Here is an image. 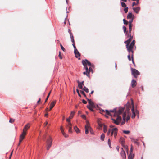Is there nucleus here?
I'll list each match as a JSON object with an SVG mask.
<instances>
[{
  "mask_svg": "<svg viewBox=\"0 0 159 159\" xmlns=\"http://www.w3.org/2000/svg\"><path fill=\"white\" fill-rule=\"evenodd\" d=\"M124 110V108L122 107H120L116 110V108H114L113 110L110 111L114 113V116L116 117V119H115L112 118V120L113 121V123L117 125L119 124L121 121V118L120 115L121 114Z\"/></svg>",
  "mask_w": 159,
  "mask_h": 159,
  "instance_id": "1",
  "label": "nucleus"
},
{
  "mask_svg": "<svg viewBox=\"0 0 159 159\" xmlns=\"http://www.w3.org/2000/svg\"><path fill=\"white\" fill-rule=\"evenodd\" d=\"M117 130L118 129L116 128L109 129L107 133V134L108 135H109L110 133H111V136L113 135L115 138L117 134Z\"/></svg>",
  "mask_w": 159,
  "mask_h": 159,
  "instance_id": "2",
  "label": "nucleus"
},
{
  "mask_svg": "<svg viewBox=\"0 0 159 159\" xmlns=\"http://www.w3.org/2000/svg\"><path fill=\"white\" fill-rule=\"evenodd\" d=\"M82 64L84 66V68L87 71L88 70V68L87 66L88 65L89 66H90V67H94V66L93 64H92L87 59L83 60L82 61Z\"/></svg>",
  "mask_w": 159,
  "mask_h": 159,
  "instance_id": "3",
  "label": "nucleus"
},
{
  "mask_svg": "<svg viewBox=\"0 0 159 159\" xmlns=\"http://www.w3.org/2000/svg\"><path fill=\"white\" fill-rule=\"evenodd\" d=\"M135 41L133 40L130 45H129L130 42L127 40L125 42V43L126 44V47L127 50H132L134 49V45Z\"/></svg>",
  "mask_w": 159,
  "mask_h": 159,
  "instance_id": "4",
  "label": "nucleus"
},
{
  "mask_svg": "<svg viewBox=\"0 0 159 159\" xmlns=\"http://www.w3.org/2000/svg\"><path fill=\"white\" fill-rule=\"evenodd\" d=\"M130 119V115L128 113L127 114L126 112H125L123 114V121L121 123V125H123L125 124V120H126L127 121L129 120Z\"/></svg>",
  "mask_w": 159,
  "mask_h": 159,
  "instance_id": "5",
  "label": "nucleus"
},
{
  "mask_svg": "<svg viewBox=\"0 0 159 159\" xmlns=\"http://www.w3.org/2000/svg\"><path fill=\"white\" fill-rule=\"evenodd\" d=\"M131 70L132 74L135 78L137 77L138 75H139L140 73L137 70L133 68H131Z\"/></svg>",
  "mask_w": 159,
  "mask_h": 159,
  "instance_id": "6",
  "label": "nucleus"
},
{
  "mask_svg": "<svg viewBox=\"0 0 159 159\" xmlns=\"http://www.w3.org/2000/svg\"><path fill=\"white\" fill-rule=\"evenodd\" d=\"M131 103L132 104V108L131 109L132 112L133 113V115H132L131 118L133 119H134L135 118V116L136 113H137L138 112L137 110H136L135 111L134 110V105L133 104V100L131 99Z\"/></svg>",
  "mask_w": 159,
  "mask_h": 159,
  "instance_id": "7",
  "label": "nucleus"
},
{
  "mask_svg": "<svg viewBox=\"0 0 159 159\" xmlns=\"http://www.w3.org/2000/svg\"><path fill=\"white\" fill-rule=\"evenodd\" d=\"M47 143V149L49 150L52 145V140L51 138H50L48 139H47L46 141Z\"/></svg>",
  "mask_w": 159,
  "mask_h": 159,
  "instance_id": "8",
  "label": "nucleus"
},
{
  "mask_svg": "<svg viewBox=\"0 0 159 159\" xmlns=\"http://www.w3.org/2000/svg\"><path fill=\"white\" fill-rule=\"evenodd\" d=\"M74 53L75 54V57L78 58L79 60L80 59V54L78 50H74Z\"/></svg>",
  "mask_w": 159,
  "mask_h": 159,
  "instance_id": "9",
  "label": "nucleus"
},
{
  "mask_svg": "<svg viewBox=\"0 0 159 159\" xmlns=\"http://www.w3.org/2000/svg\"><path fill=\"white\" fill-rule=\"evenodd\" d=\"M26 133H24V132H22L21 134L20 135V138L19 140V143L18 144L19 145L21 143V142L22 141L23 139H24L25 136V135Z\"/></svg>",
  "mask_w": 159,
  "mask_h": 159,
  "instance_id": "10",
  "label": "nucleus"
},
{
  "mask_svg": "<svg viewBox=\"0 0 159 159\" xmlns=\"http://www.w3.org/2000/svg\"><path fill=\"white\" fill-rule=\"evenodd\" d=\"M30 124L29 123L27 124L25 126L22 132H24V133H26L27 130L28 129H29V128L30 127Z\"/></svg>",
  "mask_w": 159,
  "mask_h": 159,
  "instance_id": "11",
  "label": "nucleus"
},
{
  "mask_svg": "<svg viewBox=\"0 0 159 159\" xmlns=\"http://www.w3.org/2000/svg\"><path fill=\"white\" fill-rule=\"evenodd\" d=\"M86 99L87 100L89 104V105L88 106L91 107H95V105L94 103L91 99H88L87 98H86Z\"/></svg>",
  "mask_w": 159,
  "mask_h": 159,
  "instance_id": "12",
  "label": "nucleus"
},
{
  "mask_svg": "<svg viewBox=\"0 0 159 159\" xmlns=\"http://www.w3.org/2000/svg\"><path fill=\"white\" fill-rule=\"evenodd\" d=\"M74 114L75 112L72 111L70 115V116L69 118L66 119V121H67L68 122H70V119L73 118Z\"/></svg>",
  "mask_w": 159,
  "mask_h": 159,
  "instance_id": "13",
  "label": "nucleus"
},
{
  "mask_svg": "<svg viewBox=\"0 0 159 159\" xmlns=\"http://www.w3.org/2000/svg\"><path fill=\"white\" fill-rule=\"evenodd\" d=\"M68 124L67 125V126L69 128V132L70 133H72V124L70 122H68Z\"/></svg>",
  "mask_w": 159,
  "mask_h": 159,
  "instance_id": "14",
  "label": "nucleus"
},
{
  "mask_svg": "<svg viewBox=\"0 0 159 159\" xmlns=\"http://www.w3.org/2000/svg\"><path fill=\"white\" fill-rule=\"evenodd\" d=\"M129 54L128 55V58L129 60H131L130 56H132V55L133 54V50H128Z\"/></svg>",
  "mask_w": 159,
  "mask_h": 159,
  "instance_id": "15",
  "label": "nucleus"
},
{
  "mask_svg": "<svg viewBox=\"0 0 159 159\" xmlns=\"http://www.w3.org/2000/svg\"><path fill=\"white\" fill-rule=\"evenodd\" d=\"M123 159H126V156L125 155V151L124 150H122L120 153Z\"/></svg>",
  "mask_w": 159,
  "mask_h": 159,
  "instance_id": "16",
  "label": "nucleus"
},
{
  "mask_svg": "<svg viewBox=\"0 0 159 159\" xmlns=\"http://www.w3.org/2000/svg\"><path fill=\"white\" fill-rule=\"evenodd\" d=\"M134 15L131 13H129L127 16V19H134Z\"/></svg>",
  "mask_w": 159,
  "mask_h": 159,
  "instance_id": "17",
  "label": "nucleus"
},
{
  "mask_svg": "<svg viewBox=\"0 0 159 159\" xmlns=\"http://www.w3.org/2000/svg\"><path fill=\"white\" fill-rule=\"evenodd\" d=\"M133 9L135 13H138L140 10V8L139 7H138L136 8L133 7Z\"/></svg>",
  "mask_w": 159,
  "mask_h": 159,
  "instance_id": "18",
  "label": "nucleus"
},
{
  "mask_svg": "<svg viewBox=\"0 0 159 159\" xmlns=\"http://www.w3.org/2000/svg\"><path fill=\"white\" fill-rule=\"evenodd\" d=\"M136 81L134 80H132L131 83V85L132 87L134 88L136 85Z\"/></svg>",
  "mask_w": 159,
  "mask_h": 159,
  "instance_id": "19",
  "label": "nucleus"
},
{
  "mask_svg": "<svg viewBox=\"0 0 159 159\" xmlns=\"http://www.w3.org/2000/svg\"><path fill=\"white\" fill-rule=\"evenodd\" d=\"M55 102H56L55 101H53L51 102V103L50 104V110H51L52 108L54 107V106L55 105Z\"/></svg>",
  "mask_w": 159,
  "mask_h": 159,
  "instance_id": "20",
  "label": "nucleus"
},
{
  "mask_svg": "<svg viewBox=\"0 0 159 159\" xmlns=\"http://www.w3.org/2000/svg\"><path fill=\"white\" fill-rule=\"evenodd\" d=\"M77 82L78 84V86L79 88L80 89H83V86L84 85H82V84L80 83V82L79 81H78Z\"/></svg>",
  "mask_w": 159,
  "mask_h": 159,
  "instance_id": "21",
  "label": "nucleus"
},
{
  "mask_svg": "<svg viewBox=\"0 0 159 159\" xmlns=\"http://www.w3.org/2000/svg\"><path fill=\"white\" fill-rule=\"evenodd\" d=\"M71 38V41L72 43H74L75 42V40L74 39V36L73 34L70 35Z\"/></svg>",
  "mask_w": 159,
  "mask_h": 159,
  "instance_id": "22",
  "label": "nucleus"
},
{
  "mask_svg": "<svg viewBox=\"0 0 159 159\" xmlns=\"http://www.w3.org/2000/svg\"><path fill=\"white\" fill-rule=\"evenodd\" d=\"M132 24H129V33L130 34L132 30Z\"/></svg>",
  "mask_w": 159,
  "mask_h": 159,
  "instance_id": "23",
  "label": "nucleus"
},
{
  "mask_svg": "<svg viewBox=\"0 0 159 159\" xmlns=\"http://www.w3.org/2000/svg\"><path fill=\"white\" fill-rule=\"evenodd\" d=\"M74 129L77 133L80 132V130L77 126H75L74 128Z\"/></svg>",
  "mask_w": 159,
  "mask_h": 159,
  "instance_id": "24",
  "label": "nucleus"
},
{
  "mask_svg": "<svg viewBox=\"0 0 159 159\" xmlns=\"http://www.w3.org/2000/svg\"><path fill=\"white\" fill-rule=\"evenodd\" d=\"M123 132L124 133L126 134H129L130 133V131L129 130H123Z\"/></svg>",
  "mask_w": 159,
  "mask_h": 159,
  "instance_id": "25",
  "label": "nucleus"
},
{
  "mask_svg": "<svg viewBox=\"0 0 159 159\" xmlns=\"http://www.w3.org/2000/svg\"><path fill=\"white\" fill-rule=\"evenodd\" d=\"M85 129H87L89 130L91 129V128L90 126V125H85Z\"/></svg>",
  "mask_w": 159,
  "mask_h": 159,
  "instance_id": "26",
  "label": "nucleus"
},
{
  "mask_svg": "<svg viewBox=\"0 0 159 159\" xmlns=\"http://www.w3.org/2000/svg\"><path fill=\"white\" fill-rule=\"evenodd\" d=\"M87 107L90 111H94L93 110V108L95 107H91V106H87Z\"/></svg>",
  "mask_w": 159,
  "mask_h": 159,
  "instance_id": "27",
  "label": "nucleus"
},
{
  "mask_svg": "<svg viewBox=\"0 0 159 159\" xmlns=\"http://www.w3.org/2000/svg\"><path fill=\"white\" fill-rule=\"evenodd\" d=\"M104 138H105V134H102V135H101V137H100L102 141H103L104 140Z\"/></svg>",
  "mask_w": 159,
  "mask_h": 159,
  "instance_id": "28",
  "label": "nucleus"
},
{
  "mask_svg": "<svg viewBox=\"0 0 159 159\" xmlns=\"http://www.w3.org/2000/svg\"><path fill=\"white\" fill-rule=\"evenodd\" d=\"M107 127L105 125H103V131L105 133L107 131Z\"/></svg>",
  "mask_w": 159,
  "mask_h": 159,
  "instance_id": "29",
  "label": "nucleus"
},
{
  "mask_svg": "<svg viewBox=\"0 0 159 159\" xmlns=\"http://www.w3.org/2000/svg\"><path fill=\"white\" fill-rule=\"evenodd\" d=\"M83 89L85 91L86 93H88L89 89L86 87L84 86V88Z\"/></svg>",
  "mask_w": 159,
  "mask_h": 159,
  "instance_id": "30",
  "label": "nucleus"
},
{
  "mask_svg": "<svg viewBox=\"0 0 159 159\" xmlns=\"http://www.w3.org/2000/svg\"><path fill=\"white\" fill-rule=\"evenodd\" d=\"M91 72L93 73V71L91 67H89V69H88V73H90Z\"/></svg>",
  "mask_w": 159,
  "mask_h": 159,
  "instance_id": "31",
  "label": "nucleus"
},
{
  "mask_svg": "<svg viewBox=\"0 0 159 159\" xmlns=\"http://www.w3.org/2000/svg\"><path fill=\"white\" fill-rule=\"evenodd\" d=\"M121 6L123 7H125L126 6L125 3L124 2H122L121 3Z\"/></svg>",
  "mask_w": 159,
  "mask_h": 159,
  "instance_id": "32",
  "label": "nucleus"
},
{
  "mask_svg": "<svg viewBox=\"0 0 159 159\" xmlns=\"http://www.w3.org/2000/svg\"><path fill=\"white\" fill-rule=\"evenodd\" d=\"M139 4V1H137L136 2H133L132 3V6H134L135 5H137Z\"/></svg>",
  "mask_w": 159,
  "mask_h": 159,
  "instance_id": "33",
  "label": "nucleus"
},
{
  "mask_svg": "<svg viewBox=\"0 0 159 159\" xmlns=\"http://www.w3.org/2000/svg\"><path fill=\"white\" fill-rule=\"evenodd\" d=\"M123 30H124V33H126V34H127V31H126V27L124 26L123 27Z\"/></svg>",
  "mask_w": 159,
  "mask_h": 159,
  "instance_id": "34",
  "label": "nucleus"
},
{
  "mask_svg": "<svg viewBox=\"0 0 159 159\" xmlns=\"http://www.w3.org/2000/svg\"><path fill=\"white\" fill-rule=\"evenodd\" d=\"M108 144L110 148H111V140L110 139H109L108 141Z\"/></svg>",
  "mask_w": 159,
  "mask_h": 159,
  "instance_id": "35",
  "label": "nucleus"
},
{
  "mask_svg": "<svg viewBox=\"0 0 159 159\" xmlns=\"http://www.w3.org/2000/svg\"><path fill=\"white\" fill-rule=\"evenodd\" d=\"M50 93H51V92H50L49 93H48V96H47V98H46V100H45V103L46 102L47 100H48V98H49V95H50Z\"/></svg>",
  "mask_w": 159,
  "mask_h": 159,
  "instance_id": "36",
  "label": "nucleus"
},
{
  "mask_svg": "<svg viewBox=\"0 0 159 159\" xmlns=\"http://www.w3.org/2000/svg\"><path fill=\"white\" fill-rule=\"evenodd\" d=\"M123 22H124V23L125 24H126V25H127L128 24V22L125 19H123Z\"/></svg>",
  "mask_w": 159,
  "mask_h": 159,
  "instance_id": "37",
  "label": "nucleus"
},
{
  "mask_svg": "<svg viewBox=\"0 0 159 159\" xmlns=\"http://www.w3.org/2000/svg\"><path fill=\"white\" fill-rule=\"evenodd\" d=\"M128 7H125L124 9L125 12V13H127L128 11Z\"/></svg>",
  "mask_w": 159,
  "mask_h": 159,
  "instance_id": "38",
  "label": "nucleus"
},
{
  "mask_svg": "<svg viewBox=\"0 0 159 159\" xmlns=\"http://www.w3.org/2000/svg\"><path fill=\"white\" fill-rule=\"evenodd\" d=\"M132 141L134 142V143L138 144V143L137 142V139H133L132 140Z\"/></svg>",
  "mask_w": 159,
  "mask_h": 159,
  "instance_id": "39",
  "label": "nucleus"
},
{
  "mask_svg": "<svg viewBox=\"0 0 159 159\" xmlns=\"http://www.w3.org/2000/svg\"><path fill=\"white\" fill-rule=\"evenodd\" d=\"M80 92H81V93L83 94L84 95V96L85 97V98H87L86 96V95L85 94V93H84V91H80Z\"/></svg>",
  "mask_w": 159,
  "mask_h": 159,
  "instance_id": "40",
  "label": "nucleus"
},
{
  "mask_svg": "<svg viewBox=\"0 0 159 159\" xmlns=\"http://www.w3.org/2000/svg\"><path fill=\"white\" fill-rule=\"evenodd\" d=\"M59 57L61 59H62V56H61V52H60V51L59 52Z\"/></svg>",
  "mask_w": 159,
  "mask_h": 159,
  "instance_id": "41",
  "label": "nucleus"
},
{
  "mask_svg": "<svg viewBox=\"0 0 159 159\" xmlns=\"http://www.w3.org/2000/svg\"><path fill=\"white\" fill-rule=\"evenodd\" d=\"M105 111H106V113L108 115H111L110 112L108 110H106Z\"/></svg>",
  "mask_w": 159,
  "mask_h": 159,
  "instance_id": "42",
  "label": "nucleus"
},
{
  "mask_svg": "<svg viewBox=\"0 0 159 159\" xmlns=\"http://www.w3.org/2000/svg\"><path fill=\"white\" fill-rule=\"evenodd\" d=\"M14 121V120L12 119H10L9 120V122L11 123H13Z\"/></svg>",
  "mask_w": 159,
  "mask_h": 159,
  "instance_id": "43",
  "label": "nucleus"
},
{
  "mask_svg": "<svg viewBox=\"0 0 159 159\" xmlns=\"http://www.w3.org/2000/svg\"><path fill=\"white\" fill-rule=\"evenodd\" d=\"M72 45L74 47V50H77L76 49V46L75 45V42L74 43H72Z\"/></svg>",
  "mask_w": 159,
  "mask_h": 159,
  "instance_id": "44",
  "label": "nucleus"
},
{
  "mask_svg": "<svg viewBox=\"0 0 159 159\" xmlns=\"http://www.w3.org/2000/svg\"><path fill=\"white\" fill-rule=\"evenodd\" d=\"M129 159H132V155L131 153L130 154L129 156L128 157Z\"/></svg>",
  "mask_w": 159,
  "mask_h": 159,
  "instance_id": "45",
  "label": "nucleus"
},
{
  "mask_svg": "<svg viewBox=\"0 0 159 159\" xmlns=\"http://www.w3.org/2000/svg\"><path fill=\"white\" fill-rule=\"evenodd\" d=\"M85 129V133L86 134H87L89 133V129Z\"/></svg>",
  "mask_w": 159,
  "mask_h": 159,
  "instance_id": "46",
  "label": "nucleus"
},
{
  "mask_svg": "<svg viewBox=\"0 0 159 159\" xmlns=\"http://www.w3.org/2000/svg\"><path fill=\"white\" fill-rule=\"evenodd\" d=\"M68 33L70 34V35L72 34L71 32V31L70 29H68Z\"/></svg>",
  "mask_w": 159,
  "mask_h": 159,
  "instance_id": "47",
  "label": "nucleus"
},
{
  "mask_svg": "<svg viewBox=\"0 0 159 159\" xmlns=\"http://www.w3.org/2000/svg\"><path fill=\"white\" fill-rule=\"evenodd\" d=\"M133 55L132 54V63L134 64V66H135V64H134V62L133 60Z\"/></svg>",
  "mask_w": 159,
  "mask_h": 159,
  "instance_id": "48",
  "label": "nucleus"
},
{
  "mask_svg": "<svg viewBox=\"0 0 159 159\" xmlns=\"http://www.w3.org/2000/svg\"><path fill=\"white\" fill-rule=\"evenodd\" d=\"M133 55L132 54V63L134 64V66H135V64H134V62L133 60Z\"/></svg>",
  "mask_w": 159,
  "mask_h": 159,
  "instance_id": "49",
  "label": "nucleus"
},
{
  "mask_svg": "<svg viewBox=\"0 0 159 159\" xmlns=\"http://www.w3.org/2000/svg\"><path fill=\"white\" fill-rule=\"evenodd\" d=\"M81 117L84 119H85L86 118L85 115H81Z\"/></svg>",
  "mask_w": 159,
  "mask_h": 159,
  "instance_id": "50",
  "label": "nucleus"
},
{
  "mask_svg": "<svg viewBox=\"0 0 159 159\" xmlns=\"http://www.w3.org/2000/svg\"><path fill=\"white\" fill-rule=\"evenodd\" d=\"M60 45L61 50H65L64 47L62 46L61 43H60Z\"/></svg>",
  "mask_w": 159,
  "mask_h": 159,
  "instance_id": "51",
  "label": "nucleus"
},
{
  "mask_svg": "<svg viewBox=\"0 0 159 159\" xmlns=\"http://www.w3.org/2000/svg\"><path fill=\"white\" fill-rule=\"evenodd\" d=\"M133 18H132V19H131V20H130V21H129V24H132V22L133 21Z\"/></svg>",
  "mask_w": 159,
  "mask_h": 159,
  "instance_id": "52",
  "label": "nucleus"
},
{
  "mask_svg": "<svg viewBox=\"0 0 159 159\" xmlns=\"http://www.w3.org/2000/svg\"><path fill=\"white\" fill-rule=\"evenodd\" d=\"M76 91H77V93L78 94V95L80 97L81 96V95H80V93H79V91L78 89H76Z\"/></svg>",
  "mask_w": 159,
  "mask_h": 159,
  "instance_id": "53",
  "label": "nucleus"
},
{
  "mask_svg": "<svg viewBox=\"0 0 159 159\" xmlns=\"http://www.w3.org/2000/svg\"><path fill=\"white\" fill-rule=\"evenodd\" d=\"M60 130H61V133L64 131L63 129L62 128V126H61V127H60Z\"/></svg>",
  "mask_w": 159,
  "mask_h": 159,
  "instance_id": "54",
  "label": "nucleus"
},
{
  "mask_svg": "<svg viewBox=\"0 0 159 159\" xmlns=\"http://www.w3.org/2000/svg\"><path fill=\"white\" fill-rule=\"evenodd\" d=\"M82 102L83 103L85 104L87 103V102L86 101H85V100H84V99H83L82 100Z\"/></svg>",
  "mask_w": 159,
  "mask_h": 159,
  "instance_id": "55",
  "label": "nucleus"
},
{
  "mask_svg": "<svg viewBox=\"0 0 159 159\" xmlns=\"http://www.w3.org/2000/svg\"><path fill=\"white\" fill-rule=\"evenodd\" d=\"M88 73V70L87 71H86H86L85 72H83V74H84V75H86V74H87V73Z\"/></svg>",
  "mask_w": 159,
  "mask_h": 159,
  "instance_id": "56",
  "label": "nucleus"
},
{
  "mask_svg": "<svg viewBox=\"0 0 159 159\" xmlns=\"http://www.w3.org/2000/svg\"><path fill=\"white\" fill-rule=\"evenodd\" d=\"M132 151H133V148H132V146H131V149H130V153L131 154V153H132Z\"/></svg>",
  "mask_w": 159,
  "mask_h": 159,
  "instance_id": "57",
  "label": "nucleus"
},
{
  "mask_svg": "<svg viewBox=\"0 0 159 159\" xmlns=\"http://www.w3.org/2000/svg\"><path fill=\"white\" fill-rule=\"evenodd\" d=\"M133 36H131V33L130 34V39H131V40H132V39H133Z\"/></svg>",
  "mask_w": 159,
  "mask_h": 159,
  "instance_id": "58",
  "label": "nucleus"
},
{
  "mask_svg": "<svg viewBox=\"0 0 159 159\" xmlns=\"http://www.w3.org/2000/svg\"><path fill=\"white\" fill-rule=\"evenodd\" d=\"M12 152H11L10 154V157L9 158V159H11V156H12Z\"/></svg>",
  "mask_w": 159,
  "mask_h": 159,
  "instance_id": "59",
  "label": "nucleus"
},
{
  "mask_svg": "<svg viewBox=\"0 0 159 159\" xmlns=\"http://www.w3.org/2000/svg\"><path fill=\"white\" fill-rule=\"evenodd\" d=\"M88 77H89L90 76H89V73H87V74H86V75Z\"/></svg>",
  "mask_w": 159,
  "mask_h": 159,
  "instance_id": "60",
  "label": "nucleus"
},
{
  "mask_svg": "<svg viewBox=\"0 0 159 159\" xmlns=\"http://www.w3.org/2000/svg\"><path fill=\"white\" fill-rule=\"evenodd\" d=\"M114 126L113 125H111L110 126V129H112L113 128H114Z\"/></svg>",
  "mask_w": 159,
  "mask_h": 159,
  "instance_id": "61",
  "label": "nucleus"
},
{
  "mask_svg": "<svg viewBox=\"0 0 159 159\" xmlns=\"http://www.w3.org/2000/svg\"><path fill=\"white\" fill-rule=\"evenodd\" d=\"M86 125H89V122L87 120L86 121Z\"/></svg>",
  "mask_w": 159,
  "mask_h": 159,
  "instance_id": "62",
  "label": "nucleus"
},
{
  "mask_svg": "<svg viewBox=\"0 0 159 159\" xmlns=\"http://www.w3.org/2000/svg\"><path fill=\"white\" fill-rule=\"evenodd\" d=\"M121 142H124V139L123 138H121Z\"/></svg>",
  "mask_w": 159,
  "mask_h": 159,
  "instance_id": "63",
  "label": "nucleus"
},
{
  "mask_svg": "<svg viewBox=\"0 0 159 159\" xmlns=\"http://www.w3.org/2000/svg\"><path fill=\"white\" fill-rule=\"evenodd\" d=\"M99 125L100 127H102V124H99Z\"/></svg>",
  "mask_w": 159,
  "mask_h": 159,
  "instance_id": "64",
  "label": "nucleus"
}]
</instances>
